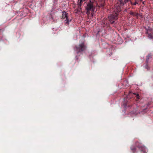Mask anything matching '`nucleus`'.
<instances>
[{
	"label": "nucleus",
	"instance_id": "20e7f679",
	"mask_svg": "<svg viewBox=\"0 0 153 153\" xmlns=\"http://www.w3.org/2000/svg\"><path fill=\"white\" fill-rule=\"evenodd\" d=\"M76 49L78 52H80L82 51L85 49V47L84 43H82L80 45L79 47L76 48Z\"/></svg>",
	"mask_w": 153,
	"mask_h": 153
},
{
	"label": "nucleus",
	"instance_id": "9d476101",
	"mask_svg": "<svg viewBox=\"0 0 153 153\" xmlns=\"http://www.w3.org/2000/svg\"><path fill=\"white\" fill-rule=\"evenodd\" d=\"M91 15H92V16H93V14H91Z\"/></svg>",
	"mask_w": 153,
	"mask_h": 153
},
{
	"label": "nucleus",
	"instance_id": "f257e3e1",
	"mask_svg": "<svg viewBox=\"0 0 153 153\" xmlns=\"http://www.w3.org/2000/svg\"><path fill=\"white\" fill-rule=\"evenodd\" d=\"M119 2H118L117 4V7L114 8V11L115 13V15H111L108 16V18L110 22L112 23L114 22V20H117V19L118 13L120 11V7L123 5V3L122 1L121 0H119Z\"/></svg>",
	"mask_w": 153,
	"mask_h": 153
},
{
	"label": "nucleus",
	"instance_id": "f03ea898",
	"mask_svg": "<svg viewBox=\"0 0 153 153\" xmlns=\"http://www.w3.org/2000/svg\"><path fill=\"white\" fill-rule=\"evenodd\" d=\"M86 9L87 10V14L88 13L89 14L88 11L90 10H91L92 12L95 11V7L93 6V3L91 1L87 4Z\"/></svg>",
	"mask_w": 153,
	"mask_h": 153
},
{
	"label": "nucleus",
	"instance_id": "0eeeda50",
	"mask_svg": "<svg viewBox=\"0 0 153 153\" xmlns=\"http://www.w3.org/2000/svg\"><path fill=\"white\" fill-rule=\"evenodd\" d=\"M136 97L138 99H139L140 98V97H139V95L138 94H137L136 95Z\"/></svg>",
	"mask_w": 153,
	"mask_h": 153
},
{
	"label": "nucleus",
	"instance_id": "9b49d317",
	"mask_svg": "<svg viewBox=\"0 0 153 153\" xmlns=\"http://www.w3.org/2000/svg\"><path fill=\"white\" fill-rule=\"evenodd\" d=\"M134 149H131V150H134Z\"/></svg>",
	"mask_w": 153,
	"mask_h": 153
},
{
	"label": "nucleus",
	"instance_id": "6e6552de",
	"mask_svg": "<svg viewBox=\"0 0 153 153\" xmlns=\"http://www.w3.org/2000/svg\"><path fill=\"white\" fill-rule=\"evenodd\" d=\"M150 56H147V60H148L149 59V57Z\"/></svg>",
	"mask_w": 153,
	"mask_h": 153
},
{
	"label": "nucleus",
	"instance_id": "7ed1b4c3",
	"mask_svg": "<svg viewBox=\"0 0 153 153\" xmlns=\"http://www.w3.org/2000/svg\"><path fill=\"white\" fill-rule=\"evenodd\" d=\"M62 19L64 20L65 23L67 24H68L71 21V20H69L68 19V13L65 12H63Z\"/></svg>",
	"mask_w": 153,
	"mask_h": 153
},
{
	"label": "nucleus",
	"instance_id": "423d86ee",
	"mask_svg": "<svg viewBox=\"0 0 153 153\" xmlns=\"http://www.w3.org/2000/svg\"><path fill=\"white\" fill-rule=\"evenodd\" d=\"M148 37L149 38V39H153V38L152 35L151 34H149Z\"/></svg>",
	"mask_w": 153,
	"mask_h": 153
},
{
	"label": "nucleus",
	"instance_id": "1a4fd4ad",
	"mask_svg": "<svg viewBox=\"0 0 153 153\" xmlns=\"http://www.w3.org/2000/svg\"><path fill=\"white\" fill-rule=\"evenodd\" d=\"M136 4H137V3H136V2H135V3L134 4V5H136Z\"/></svg>",
	"mask_w": 153,
	"mask_h": 153
},
{
	"label": "nucleus",
	"instance_id": "39448f33",
	"mask_svg": "<svg viewBox=\"0 0 153 153\" xmlns=\"http://www.w3.org/2000/svg\"><path fill=\"white\" fill-rule=\"evenodd\" d=\"M82 0H78V5L79 7H80L82 3Z\"/></svg>",
	"mask_w": 153,
	"mask_h": 153
}]
</instances>
